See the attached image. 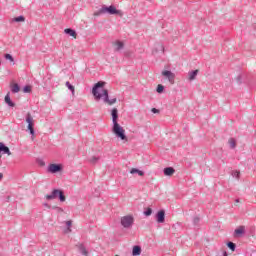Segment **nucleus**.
Segmentation results:
<instances>
[{"label": "nucleus", "instance_id": "obj_27", "mask_svg": "<svg viewBox=\"0 0 256 256\" xmlns=\"http://www.w3.org/2000/svg\"><path fill=\"white\" fill-rule=\"evenodd\" d=\"M4 59H6L7 61H10V63H15V58H13L11 54H5Z\"/></svg>", "mask_w": 256, "mask_h": 256}, {"label": "nucleus", "instance_id": "obj_14", "mask_svg": "<svg viewBox=\"0 0 256 256\" xmlns=\"http://www.w3.org/2000/svg\"><path fill=\"white\" fill-rule=\"evenodd\" d=\"M79 250V253L81 255H84V256H88L89 255V251L87 250V248L85 247V244L81 243V244H77L76 246Z\"/></svg>", "mask_w": 256, "mask_h": 256}, {"label": "nucleus", "instance_id": "obj_1", "mask_svg": "<svg viewBox=\"0 0 256 256\" xmlns=\"http://www.w3.org/2000/svg\"><path fill=\"white\" fill-rule=\"evenodd\" d=\"M103 87H105V82L103 81H99L94 85L92 89V94L94 95V98L96 99V101H99L103 98L104 103H106L107 105H115V103H117V98L109 99V90L103 89ZM99 89H103L102 94L99 93Z\"/></svg>", "mask_w": 256, "mask_h": 256}, {"label": "nucleus", "instance_id": "obj_21", "mask_svg": "<svg viewBox=\"0 0 256 256\" xmlns=\"http://www.w3.org/2000/svg\"><path fill=\"white\" fill-rule=\"evenodd\" d=\"M132 255L133 256L141 255V246H139V245L134 246L132 249Z\"/></svg>", "mask_w": 256, "mask_h": 256}, {"label": "nucleus", "instance_id": "obj_4", "mask_svg": "<svg viewBox=\"0 0 256 256\" xmlns=\"http://www.w3.org/2000/svg\"><path fill=\"white\" fill-rule=\"evenodd\" d=\"M112 133L118 137V139H121V141H127V135H125V129L119 124H114L112 126Z\"/></svg>", "mask_w": 256, "mask_h": 256}, {"label": "nucleus", "instance_id": "obj_28", "mask_svg": "<svg viewBox=\"0 0 256 256\" xmlns=\"http://www.w3.org/2000/svg\"><path fill=\"white\" fill-rule=\"evenodd\" d=\"M66 87L72 92L75 93V86L72 85L69 81L66 82Z\"/></svg>", "mask_w": 256, "mask_h": 256}, {"label": "nucleus", "instance_id": "obj_19", "mask_svg": "<svg viewBox=\"0 0 256 256\" xmlns=\"http://www.w3.org/2000/svg\"><path fill=\"white\" fill-rule=\"evenodd\" d=\"M4 101H5V104L8 105L9 107H15L14 102L11 101V95L9 93L6 94Z\"/></svg>", "mask_w": 256, "mask_h": 256}, {"label": "nucleus", "instance_id": "obj_33", "mask_svg": "<svg viewBox=\"0 0 256 256\" xmlns=\"http://www.w3.org/2000/svg\"><path fill=\"white\" fill-rule=\"evenodd\" d=\"M23 91L24 93H31V86L29 85L24 86Z\"/></svg>", "mask_w": 256, "mask_h": 256}, {"label": "nucleus", "instance_id": "obj_8", "mask_svg": "<svg viewBox=\"0 0 256 256\" xmlns=\"http://www.w3.org/2000/svg\"><path fill=\"white\" fill-rule=\"evenodd\" d=\"M162 75L168 78L169 83L173 85L175 83V74L169 70L162 71Z\"/></svg>", "mask_w": 256, "mask_h": 256}, {"label": "nucleus", "instance_id": "obj_2", "mask_svg": "<svg viewBox=\"0 0 256 256\" xmlns=\"http://www.w3.org/2000/svg\"><path fill=\"white\" fill-rule=\"evenodd\" d=\"M105 13H108V15H119L120 17H123V11L117 10L115 6H102L97 12L94 13L96 17H99V15H105Z\"/></svg>", "mask_w": 256, "mask_h": 256}, {"label": "nucleus", "instance_id": "obj_23", "mask_svg": "<svg viewBox=\"0 0 256 256\" xmlns=\"http://www.w3.org/2000/svg\"><path fill=\"white\" fill-rule=\"evenodd\" d=\"M100 159H101V157H99V156H92L89 159V162L91 163V165H97V163H99Z\"/></svg>", "mask_w": 256, "mask_h": 256}, {"label": "nucleus", "instance_id": "obj_12", "mask_svg": "<svg viewBox=\"0 0 256 256\" xmlns=\"http://www.w3.org/2000/svg\"><path fill=\"white\" fill-rule=\"evenodd\" d=\"M157 223H165V210H160L156 214Z\"/></svg>", "mask_w": 256, "mask_h": 256}, {"label": "nucleus", "instance_id": "obj_7", "mask_svg": "<svg viewBox=\"0 0 256 256\" xmlns=\"http://www.w3.org/2000/svg\"><path fill=\"white\" fill-rule=\"evenodd\" d=\"M3 155H11V150L9 149V147H7V145H5V143L0 142V159L1 157H3Z\"/></svg>", "mask_w": 256, "mask_h": 256}, {"label": "nucleus", "instance_id": "obj_22", "mask_svg": "<svg viewBox=\"0 0 256 256\" xmlns=\"http://www.w3.org/2000/svg\"><path fill=\"white\" fill-rule=\"evenodd\" d=\"M130 173H131V175H135V173H137L140 177H143V175H145V172H143L137 168H132L130 170Z\"/></svg>", "mask_w": 256, "mask_h": 256}, {"label": "nucleus", "instance_id": "obj_13", "mask_svg": "<svg viewBox=\"0 0 256 256\" xmlns=\"http://www.w3.org/2000/svg\"><path fill=\"white\" fill-rule=\"evenodd\" d=\"M113 45L115 46L114 51H116L117 53H119V51H122V49L125 48V44L119 40L113 42Z\"/></svg>", "mask_w": 256, "mask_h": 256}, {"label": "nucleus", "instance_id": "obj_11", "mask_svg": "<svg viewBox=\"0 0 256 256\" xmlns=\"http://www.w3.org/2000/svg\"><path fill=\"white\" fill-rule=\"evenodd\" d=\"M112 115V123L113 125H119L118 119H119V110L117 108H113L111 111Z\"/></svg>", "mask_w": 256, "mask_h": 256}, {"label": "nucleus", "instance_id": "obj_35", "mask_svg": "<svg viewBox=\"0 0 256 256\" xmlns=\"http://www.w3.org/2000/svg\"><path fill=\"white\" fill-rule=\"evenodd\" d=\"M66 225H67V227H68V231H69V233H71V225H72V222H71V220H68V221H66Z\"/></svg>", "mask_w": 256, "mask_h": 256}, {"label": "nucleus", "instance_id": "obj_9", "mask_svg": "<svg viewBox=\"0 0 256 256\" xmlns=\"http://www.w3.org/2000/svg\"><path fill=\"white\" fill-rule=\"evenodd\" d=\"M162 75L168 78L169 83L173 85L175 83V74L169 70L162 71Z\"/></svg>", "mask_w": 256, "mask_h": 256}, {"label": "nucleus", "instance_id": "obj_26", "mask_svg": "<svg viewBox=\"0 0 256 256\" xmlns=\"http://www.w3.org/2000/svg\"><path fill=\"white\" fill-rule=\"evenodd\" d=\"M12 93H19L21 91V87H19V84H14L11 88Z\"/></svg>", "mask_w": 256, "mask_h": 256}, {"label": "nucleus", "instance_id": "obj_24", "mask_svg": "<svg viewBox=\"0 0 256 256\" xmlns=\"http://www.w3.org/2000/svg\"><path fill=\"white\" fill-rule=\"evenodd\" d=\"M228 143H229L231 149H235V147H237V142L235 141V138H230L228 140Z\"/></svg>", "mask_w": 256, "mask_h": 256}, {"label": "nucleus", "instance_id": "obj_41", "mask_svg": "<svg viewBox=\"0 0 256 256\" xmlns=\"http://www.w3.org/2000/svg\"><path fill=\"white\" fill-rule=\"evenodd\" d=\"M235 202H236V203H239V199H236Z\"/></svg>", "mask_w": 256, "mask_h": 256}, {"label": "nucleus", "instance_id": "obj_37", "mask_svg": "<svg viewBox=\"0 0 256 256\" xmlns=\"http://www.w3.org/2000/svg\"><path fill=\"white\" fill-rule=\"evenodd\" d=\"M152 113H159V109H157V108H152Z\"/></svg>", "mask_w": 256, "mask_h": 256}, {"label": "nucleus", "instance_id": "obj_34", "mask_svg": "<svg viewBox=\"0 0 256 256\" xmlns=\"http://www.w3.org/2000/svg\"><path fill=\"white\" fill-rule=\"evenodd\" d=\"M239 175H240V172L237 170L232 172V176L235 177L236 179H239Z\"/></svg>", "mask_w": 256, "mask_h": 256}, {"label": "nucleus", "instance_id": "obj_38", "mask_svg": "<svg viewBox=\"0 0 256 256\" xmlns=\"http://www.w3.org/2000/svg\"><path fill=\"white\" fill-rule=\"evenodd\" d=\"M43 206L47 207L48 209H51V206L48 203H44Z\"/></svg>", "mask_w": 256, "mask_h": 256}, {"label": "nucleus", "instance_id": "obj_15", "mask_svg": "<svg viewBox=\"0 0 256 256\" xmlns=\"http://www.w3.org/2000/svg\"><path fill=\"white\" fill-rule=\"evenodd\" d=\"M163 173L166 177H171L172 175L175 174V168L173 167H166L163 170Z\"/></svg>", "mask_w": 256, "mask_h": 256}, {"label": "nucleus", "instance_id": "obj_29", "mask_svg": "<svg viewBox=\"0 0 256 256\" xmlns=\"http://www.w3.org/2000/svg\"><path fill=\"white\" fill-rule=\"evenodd\" d=\"M227 247H229L232 251H235V249H237V245L233 242H228Z\"/></svg>", "mask_w": 256, "mask_h": 256}, {"label": "nucleus", "instance_id": "obj_25", "mask_svg": "<svg viewBox=\"0 0 256 256\" xmlns=\"http://www.w3.org/2000/svg\"><path fill=\"white\" fill-rule=\"evenodd\" d=\"M13 22L15 23H21L25 21V16H18L12 19Z\"/></svg>", "mask_w": 256, "mask_h": 256}, {"label": "nucleus", "instance_id": "obj_5", "mask_svg": "<svg viewBox=\"0 0 256 256\" xmlns=\"http://www.w3.org/2000/svg\"><path fill=\"white\" fill-rule=\"evenodd\" d=\"M133 223H135V218L131 215H127L121 218V225L124 229H129L133 227Z\"/></svg>", "mask_w": 256, "mask_h": 256}, {"label": "nucleus", "instance_id": "obj_36", "mask_svg": "<svg viewBox=\"0 0 256 256\" xmlns=\"http://www.w3.org/2000/svg\"><path fill=\"white\" fill-rule=\"evenodd\" d=\"M199 221H200V218H199V217H194L193 223H194L195 225H199Z\"/></svg>", "mask_w": 256, "mask_h": 256}, {"label": "nucleus", "instance_id": "obj_18", "mask_svg": "<svg viewBox=\"0 0 256 256\" xmlns=\"http://www.w3.org/2000/svg\"><path fill=\"white\" fill-rule=\"evenodd\" d=\"M235 235L237 237H241V235H245V226H239L235 231Z\"/></svg>", "mask_w": 256, "mask_h": 256}, {"label": "nucleus", "instance_id": "obj_30", "mask_svg": "<svg viewBox=\"0 0 256 256\" xmlns=\"http://www.w3.org/2000/svg\"><path fill=\"white\" fill-rule=\"evenodd\" d=\"M156 91H157V93H163V91H165V86L159 84V85L157 86Z\"/></svg>", "mask_w": 256, "mask_h": 256}, {"label": "nucleus", "instance_id": "obj_40", "mask_svg": "<svg viewBox=\"0 0 256 256\" xmlns=\"http://www.w3.org/2000/svg\"><path fill=\"white\" fill-rule=\"evenodd\" d=\"M223 256H228L227 251L223 252Z\"/></svg>", "mask_w": 256, "mask_h": 256}, {"label": "nucleus", "instance_id": "obj_16", "mask_svg": "<svg viewBox=\"0 0 256 256\" xmlns=\"http://www.w3.org/2000/svg\"><path fill=\"white\" fill-rule=\"evenodd\" d=\"M197 75H199V70H193L188 73V79L189 81H195L197 78Z\"/></svg>", "mask_w": 256, "mask_h": 256}, {"label": "nucleus", "instance_id": "obj_39", "mask_svg": "<svg viewBox=\"0 0 256 256\" xmlns=\"http://www.w3.org/2000/svg\"><path fill=\"white\" fill-rule=\"evenodd\" d=\"M3 180V173L0 172V181Z\"/></svg>", "mask_w": 256, "mask_h": 256}, {"label": "nucleus", "instance_id": "obj_31", "mask_svg": "<svg viewBox=\"0 0 256 256\" xmlns=\"http://www.w3.org/2000/svg\"><path fill=\"white\" fill-rule=\"evenodd\" d=\"M152 213H153V209H151V208H147V209L144 211V215H145L146 217L151 216Z\"/></svg>", "mask_w": 256, "mask_h": 256}, {"label": "nucleus", "instance_id": "obj_32", "mask_svg": "<svg viewBox=\"0 0 256 256\" xmlns=\"http://www.w3.org/2000/svg\"><path fill=\"white\" fill-rule=\"evenodd\" d=\"M236 81H237L238 85H241V84L243 83V76L238 75V76L236 77Z\"/></svg>", "mask_w": 256, "mask_h": 256}, {"label": "nucleus", "instance_id": "obj_20", "mask_svg": "<svg viewBox=\"0 0 256 256\" xmlns=\"http://www.w3.org/2000/svg\"><path fill=\"white\" fill-rule=\"evenodd\" d=\"M158 51H162V53L165 52V46H163V44H158L157 47L152 50V55H155L158 53Z\"/></svg>", "mask_w": 256, "mask_h": 256}, {"label": "nucleus", "instance_id": "obj_10", "mask_svg": "<svg viewBox=\"0 0 256 256\" xmlns=\"http://www.w3.org/2000/svg\"><path fill=\"white\" fill-rule=\"evenodd\" d=\"M63 167L61 164H50L48 167V173H59Z\"/></svg>", "mask_w": 256, "mask_h": 256}, {"label": "nucleus", "instance_id": "obj_17", "mask_svg": "<svg viewBox=\"0 0 256 256\" xmlns=\"http://www.w3.org/2000/svg\"><path fill=\"white\" fill-rule=\"evenodd\" d=\"M64 33H66V35H70V37H74V39H77V32L71 28H66Z\"/></svg>", "mask_w": 256, "mask_h": 256}, {"label": "nucleus", "instance_id": "obj_6", "mask_svg": "<svg viewBox=\"0 0 256 256\" xmlns=\"http://www.w3.org/2000/svg\"><path fill=\"white\" fill-rule=\"evenodd\" d=\"M26 123H28V131L30 132V135H32V137L35 136V129L33 128V116H31V113H28L26 115Z\"/></svg>", "mask_w": 256, "mask_h": 256}, {"label": "nucleus", "instance_id": "obj_3", "mask_svg": "<svg viewBox=\"0 0 256 256\" xmlns=\"http://www.w3.org/2000/svg\"><path fill=\"white\" fill-rule=\"evenodd\" d=\"M57 197H58L59 201H61V203H64V201L66 200L63 190H60V189H54L51 192V194H47L45 196L47 201H52V199H57Z\"/></svg>", "mask_w": 256, "mask_h": 256}]
</instances>
